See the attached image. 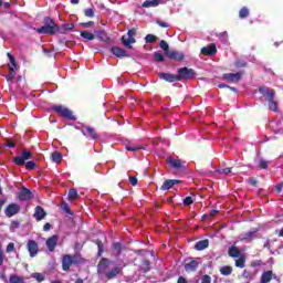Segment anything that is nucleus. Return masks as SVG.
Here are the masks:
<instances>
[{"mask_svg":"<svg viewBox=\"0 0 283 283\" xmlns=\"http://www.w3.org/2000/svg\"><path fill=\"white\" fill-rule=\"evenodd\" d=\"M109 266H112V260L102 258L97 264L98 275H105L106 280H114V277L120 274V268L115 266L109 271Z\"/></svg>","mask_w":283,"mask_h":283,"instance_id":"obj_1","label":"nucleus"},{"mask_svg":"<svg viewBox=\"0 0 283 283\" xmlns=\"http://www.w3.org/2000/svg\"><path fill=\"white\" fill-rule=\"evenodd\" d=\"M34 157V154L32 151L22 150L21 156L13 157V163L18 167H23L25 165V169L28 171H32L33 169H36V164L34 161H27L25 160H32Z\"/></svg>","mask_w":283,"mask_h":283,"instance_id":"obj_2","label":"nucleus"},{"mask_svg":"<svg viewBox=\"0 0 283 283\" xmlns=\"http://www.w3.org/2000/svg\"><path fill=\"white\" fill-rule=\"evenodd\" d=\"M43 25L39 29H36V32L39 34H49L50 36H54V34H59V32H63L61 31V27H59V24H56V22L54 21V19H51L50 17H45L43 19Z\"/></svg>","mask_w":283,"mask_h":283,"instance_id":"obj_3","label":"nucleus"},{"mask_svg":"<svg viewBox=\"0 0 283 283\" xmlns=\"http://www.w3.org/2000/svg\"><path fill=\"white\" fill-rule=\"evenodd\" d=\"M259 92L265 97V101H268L269 109L271 112H280L277 102H275V90L270 88L269 86H260Z\"/></svg>","mask_w":283,"mask_h":283,"instance_id":"obj_4","label":"nucleus"},{"mask_svg":"<svg viewBox=\"0 0 283 283\" xmlns=\"http://www.w3.org/2000/svg\"><path fill=\"white\" fill-rule=\"evenodd\" d=\"M57 116H61L62 118H65L66 120H76V117L74 115V112H72L70 108L63 105H53L51 107Z\"/></svg>","mask_w":283,"mask_h":283,"instance_id":"obj_5","label":"nucleus"},{"mask_svg":"<svg viewBox=\"0 0 283 283\" xmlns=\"http://www.w3.org/2000/svg\"><path fill=\"white\" fill-rule=\"evenodd\" d=\"M177 75L180 81H191V78H196V71L193 69H189L187 66L180 67L177 70Z\"/></svg>","mask_w":283,"mask_h":283,"instance_id":"obj_6","label":"nucleus"},{"mask_svg":"<svg viewBox=\"0 0 283 283\" xmlns=\"http://www.w3.org/2000/svg\"><path fill=\"white\" fill-rule=\"evenodd\" d=\"M72 264H78V256L76 255L72 256L71 254H65L62 258L63 271H70V269L72 268Z\"/></svg>","mask_w":283,"mask_h":283,"instance_id":"obj_7","label":"nucleus"},{"mask_svg":"<svg viewBox=\"0 0 283 283\" xmlns=\"http://www.w3.org/2000/svg\"><path fill=\"white\" fill-rule=\"evenodd\" d=\"M166 56L170 61H176L178 63H180V61H185V53L180 51L170 50L167 52Z\"/></svg>","mask_w":283,"mask_h":283,"instance_id":"obj_8","label":"nucleus"},{"mask_svg":"<svg viewBox=\"0 0 283 283\" xmlns=\"http://www.w3.org/2000/svg\"><path fill=\"white\" fill-rule=\"evenodd\" d=\"M18 198L22 202H28V200H32V198H34V193H32L30 189L22 187L18 193Z\"/></svg>","mask_w":283,"mask_h":283,"instance_id":"obj_9","label":"nucleus"},{"mask_svg":"<svg viewBox=\"0 0 283 283\" xmlns=\"http://www.w3.org/2000/svg\"><path fill=\"white\" fill-rule=\"evenodd\" d=\"M82 134L92 140H98V133H96V128L92 126H83Z\"/></svg>","mask_w":283,"mask_h":283,"instance_id":"obj_10","label":"nucleus"},{"mask_svg":"<svg viewBox=\"0 0 283 283\" xmlns=\"http://www.w3.org/2000/svg\"><path fill=\"white\" fill-rule=\"evenodd\" d=\"M19 211H21V206L17 203H11L7 206L4 213L7 218H12V216H17Z\"/></svg>","mask_w":283,"mask_h":283,"instance_id":"obj_11","label":"nucleus"},{"mask_svg":"<svg viewBox=\"0 0 283 283\" xmlns=\"http://www.w3.org/2000/svg\"><path fill=\"white\" fill-rule=\"evenodd\" d=\"M159 78L166 81L167 83H178L180 82V77L171 73H158Z\"/></svg>","mask_w":283,"mask_h":283,"instance_id":"obj_12","label":"nucleus"},{"mask_svg":"<svg viewBox=\"0 0 283 283\" xmlns=\"http://www.w3.org/2000/svg\"><path fill=\"white\" fill-rule=\"evenodd\" d=\"M27 249L30 253V258H35V255L39 253V243L34 240H29L27 243Z\"/></svg>","mask_w":283,"mask_h":283,"instance_id":"obj_13","label":"nucleus"},{"mask_svg":"<svg viewBox=\"0 0 283 283\" xmlns=\"http://www.w3.org/2000/svg\"><path fill=\"white\" fill-rule=\"evenodd\" d=\"M166 163L167 165H169V167H171V169H177L178 171L182 169V160L180 159H174L171 157H167Z\"/></svg>","mask_w":283,"mask_h":283,"instance_id":"obj_14","label":"nucleus"},{"mask_svg":"<svg viewBox=\"0 0 283 283\" xmlns=\"http://www.w3.org/2000/svg\"><path fill=\"white\" fill-rule=\"evenodd\" d=\"M217 52H218V48L216 46L214 43L208 46H203L201 49V54H203L205 56H213Z\"/></svg>","mask_w":283,"mask_h":283,"instance_id":"obj_15","label":"nucleus"},{"mask_svg":"<svg viewBox=\"0 0 283 283\" xmlns=\"http://www.w3.org/2000/svg\"><path fill=\"white\" fill-rule=\"evenodd\" d=\"M175 185H180V180H178V179H168V180L164 181L160 189H161V191H169V189L175 187Z\"/></svg>","mask_w":283,"mask_h":283,"instance_id":"obj_16","label":"nucleus"},{"mask_svg":"<svg viewBox=\"0 0 283 283\" xmlns=\"http://www.w3.org/2000/svg\"><path fill=\"white\" fill-rule=\"evenodd\" d=\"M198 266H200V263L198 262V260H191L185 264V271L187 273H193L198 271Z\"/></svg>","mask_w":283,"mask_h":283,"instance_id":"obj_17","label":"nucleus"},{"mask_svg":"<svg viewBox=\"0 0 283 283\" xmlns=\"http://www.w3.org/2000/svg\"><path fill=\"white\" fill-rule=\"evenodd\" d=\"M59 244V235L53 234L46 240V247L49 251H54L56 249V245Z\"/></svg>","mask_w":283,"mask_h":283,"instance_id":"obj_18","label":"nucleus"},{"mask_svg":"<svg viewBox=\"0 0 283 283\" xmlns=\"http://www.w3.org/2000/svg\"><path fill=\"white\" fill-rule=\"evenodd\" d=\"M242 78L241 73H226L223 74V80L229 81L230 83H238Z\"/></svg>","mask_w":283,"mask_h":283,"instance_id":"obj_19","label":"nucleus"},{"mask_svg":"<svg viewBox=\"0 0 283 283\" xmlns=\"http://www.w3.org/2000/svg\"><path fill=\"white\" fill-rule=\"evenodd\" d=\"M112 54H114V56H116L117 59H125V56H127V51H125V49H120L118 46H113L111 49Z\"/></svg>","mask_w":283,"mask_h":283,"instance_id":"obj_20","label":"nucleus"},{"mask_svg":"<svg viewBox=\"0 0 283 283\" xmlns=\"http://www.w3.org/2000/svg\"><path fill=\"white\" fill-rule=\"evenodd\" d=\"M45 216H48V213L45 212L43 207L36 206L35 207V212H34L35 220L41 221L45 218Z\"/></svg>","mask_w":283,"mask_h":283,"instance_id":"obj_21","label":"nucleus"},{"mask_svg":"<svg viewBox=\"0 0 283 283\" xmlns=\"http://www.w3.org/2000/svg\"><path fill=\"white\" fill-rule=\"evenodd\" d=\"M122 43L128 50H132V44L136 43V38H129L127 35L122 36Z\"/></svg>","mask_w":283,"mask_h":283,"instance_id":"obj_22","label":"nucleus"},{"mask_svg":"<svg viewBox=\"0 0 283 283\" xmlns=\"http://www.w3.org/2000/svg\"><path fill=\"white\" fill-rule=\"evenodd\" d=\"M271 280H273V271H271V270L264 271L261 274L260 283H269V282H271Z\"/></svg>","mask_w":283,"mask_h":283,"instance_id":"obj_23","label":"nucleus"},{"mask_svg":"<svg viewBox=\"0 0 283 283\" xmlns=\"http://www.w3.org/2000/svg\"><path fill=\"white\" fill-rule=\"evenodd\" d=\"M196 251H205V249H209V240H200L195 244Z\"/></svg>","mask_w":283,"mask_h":283,"instance_id":"obj_24","label":"nucleus"},{"mask_svg":"<svg viewBox=\"0 0 283 283\" xmlns=\"http://www.w3.org/2000/svg\"><path fill=\"white\" fill-rule=\"evenodd\" d=\"M228 254L230 258H240V255H242V252L240 251V249H238V247L232 245L229 248Z\"/></svg>","mask_w":283,"mask_h":283,"instance_id":"obj_25","label":"nucleus"},{"mask_svg":"<svg viewBox=\"0 0 283 283\" xmlns=\"http://www.w3.org/2000/svg\"><path fill=\"white\" fill-rule=\"evenodd\" d=\"M142 6L144 8H158V6H160V0H146Z\"/></svg>","mask_w":283,"mask_h":283,"instance_id":"obj_26","label":"nucleus"},{"mask_svg":"<svg viewBox=\"0 0 283 283\" xmlns=\"http://www.w3.org/2000/svg\"><path fill=\"white\" fill-rule=\"evenodd\" d=\"M15 76H17V69H13V66H9V73L4 75L8 83L14 81Z\"/></svg>","mask_w":283,"mask_h":283,"instance_id":"obj_27","label":"nucleus"},{"mask_svg":"<svg viewBox=\"0 0 283 283\" xmlns=\"http://www.w3.org/2000/svg\"><path fill=\"white\" fill-rule=\"evenodd\" d=\"M239 259L235 260V266L238 269H244L245 264H247V256H244V254H241L240 256H238Z\"/></svg>","mask_w":283,"mask_h":283,"instance_id":"obj_28","label":"nucleus"},{"mask_svg":"<svg viewBox=\"0 0 283 283\" xmlns=\"http://www.w3.org/2000/svg\"><path fill=\"white\" fill-rule=\"evenodd\" d=\"M150 262L149 260H144L142 262V266H140V271L142 273H149V271L151 270V266H150Z\"/></svg>","mask_w":283,"mask_h":283,"instance_id":"obj_29","label":"nucleus"},{"mask_svg":"<svg viewBox=\"0 0 283 283\" xmlns=\"http://www.w3.org/2000/svg\"><path fill=\"white\" fill-rule=\"evenodd\" d=\"M67 197H69L70 202H74V200H76L78 198V191H76V189H74V188H71L69 190Z\"/></svg>","mask_w":283,"mask_h":283,"instance_id":"obj_30","label":"nucleus"},{"mask_svg":"<svg viewBox=\"0 0 283 283\" xmlns=\"http://www.w3.org/2000/svg\"><path fill=\"white\" fill-rule=\"evenodd\" d=\"M51 160L53 163H61V160H63V155L60 151H53L51 154Z\"/></svg>","mask_w":283,"mask_h":283,"instance_id":"obj_31","label":"nucleus"},{"mask_svg":"<svg viewBox=\"0 0 283 283\" xmlns=\"http://www.w3.org/2000/svg\"><path fill=\"white\" fill-rule=\"evenodd\" d=\"M24 281H25V279H23V276H19L15 274H11L9 277L10 283H23Z\"/></svg>","mask_w":283,"mask_h":283,"instance_id":"obj_32","label":"nucleus"},{"mask_svg":"<svg viewBox=\"0 0 283 283\" xmlns=\"http://www.w3.org/2000/svg\"><path fill=\"white\" fill-rule=\"evenodd\" d=\"M60 29H61V32H59V34H65V32L70 30H74V23L62 24Z\"/></svg>","mask_w":283,"mask_h":283,"instance_id":"obj_33","label":"nucleus"},{"mask_svg":"<svg viewBox=\"0 0 283 283\" xmlns=\"http://www.w3.org/2000/svg\"><path fill=\"white\" fill-rule=\"evenodd\" d=\"M95 244L97 245L98 252H97V258H101V255H103V253L105 252V248L103 245V241H101L99 239H97L95 241Z\"/></svg>","mask_w":283,"mask_h":283,"instance_id":"obj_34","label":"nucleus"},{"mask_svg":"<svg viewBox=\"0 0 283 283\" xmlns=\"http://www.w3.org/2000/svg\"><path fill=\"white\" fill-rule=\"evenodd\" d=\"M249 14H251V12L249 11V8H247V7H242L239 11L240 19H247L249 17Z\"/></svg>","mask_w":283,"mask_h":283,"instance_id":"obj_35","label":"nucleus"},{"mask_svg":"<svg viewBox=\"0 0 283 283\" xmlns=\"http://www.w3.org/2000/svg\"><path fill=\"white\" fill-rule=\"evenodd\" d=\"M81 36L82 39H86V41H94V39H96L93 33H90V31H82Z\"/></svg>","mask_w":283,"mask_h":283,"instance_id":"obj_36","label":"nucleus"},{"mask_svg":"<svg viewBox=\"0 0 283 283\" xmlns=\"http://www.w3.org/2000/svg\"><path fill=\"white\" fill-rule=\"evenodd\" d=\"M220 273L221 275H231V273H233V268H231L230 265L222 266L220 269Z\"/></svg>","mask_w":283,"mask_h":283,"instance_id":"obj_37","label":"nucleus"},{"mask_svg":"<svg viewBox=\"0 0 283 283\" xmlns=\"http://www.w3.org/2000/svg\"><path fill=\"white\" fill-rule=\"evenodd\" d=\"M7 56L9 59V65L8 67H13L17 69V60L14 59V55H12V53H7Z\"/></svg>","mask_w":283,"mask_h":283,"instance_id":"obj_38","label":"nucleus"},{"mask_svg":"<svg viewBox=\"0 0 283 283\" xmlns=\"http://www.w3.org/2000/svg\"><path fill=\"white\" fill-rule=\"evenodd\" d=\"M159 48H161V50H164L166 55H167L168 52L171 51V50H169V43H167V41H165V40H161L159 42Z\"/></svg>","mask_w":283,"mask_h":283,"instance_id":"obj_39","label":"nucleus"},{"mask_svg":"<svg viewBox=\"0 0 283 283\" xmlns=\"http://www.w3.org/2000/svg\"><path fill=\"white\" fill-rule=\"evenodd\" d=\"M154 60L156 61V63H164L165 55H163V53L155 52L154 53Z\"/></svg>","mask_w":283,"mask_h":283,"instance_id":"obj_40","label":"nucleus"},{"mask_svg":"<svg viewBox=\"0 0 283 283\" xmlns=\"http://www.w3.org/2000/svg\"><path fill=\"white\" fill-rule=\"evenodd\" d=\"M112 249H114V251H117V255H120V253H123V244H120V242L113 243Z\"/></svg>","mask_w":283,"mask_h":283,"instance_id":"obj_41","label":"nucleus"},{"mask_svg":"<svg viewBox=\"0 0 283 283\" xmlns=\"http://www.w3.org/2000/svg\"><path fill=\"white\" fill-rule=\"evenodd\" d=\"M145 41H146V43H156V41H158V38L154 34L149 33L145 36Z\"/></svg>","mask_w":283,"mask_h":283,"instance_id":"obj_42","label":"nucleus"},{"mask_svg":"<svg viewBox=\"0 0 283 283\" xmlns=\"http://www.w3.org/2000/svg\"><path fill=\"white\" fill-rule=\"evenodd\" d=\"M32 277H34V280H36V282L45 281V275H43L42 273H39V272L33 273Z\"/></svg>","mask_w":283,"mask_h":283,"instance_id":"obj_43","label":"nucleus"},{"mask_svg":"<svg viewBox=\"0 0 283 283\" xmlns=\"http://www.w3.org/2000/svg\"><path fill=\"white\" fill-rule=\"evenodd\" d=\"M259 169H269V161L264 159L259 160Z\"/></svg>","mask_w":283,"mask_h":283,"instance_id":"obj_44","label":"nucleus"},{"mask_svg":"<svg viewBox=\"0 0 283 283\" xmlns=\"http://www.w3.org/2000/svg\"><path fill=\"white\" fill-rule=\"evenodd\" d=\"M3 260H6V253H3V244L0 243V266H3Z\"/></svg>","mask_w":283,"mask_h":283,"instance_id":"obj_45","label":"nucleus"},{"mask_svg":"<svg viewBox=\"0 0 283 283\" xmlns=\"http://www.w3.org/2000/svg\"><path fill=\"white\" fill-rule=\"evenodd\" d=\"M85 17H88L90 19H94V9L88 8L84 10Z\"/></svg>","mask_w":283,"mask_h":283,"instance_id":"obj_46","label":"nucleus"},{"mask_svg":"<svg viewBox=\"0 0 283 283\" xmlns=\"http://www.w3.org/2000/svg\"><path fill=\"white\" fill-rule=\"evenodd\" d=\"M127 151H140V149H144L143 146H127Z\"/></svg>","mask_w":283,"mask_h":283,"instance_id":"obj_47","label":"nucleus"},{"mask_svg":"<svg viewBox=\"0 0 283 283\" xmlns=\"http://www.w3.org/2000/svg\"><path fill=\"white\" fill-rule=\"evenodd\" d=\"M156 23H157V25H159V28H169V23H167L160 19H157Z\"/></svg>","mask_w":283,"mask_h":283,"instance_id":"obj_48","label":"nucleus"},{"mask_svg":"<svg viewBox=\"0 0 283 283\" xmlns=\"http://www.w3.org/2000/svg\"><path fill=\"white\" fill-rule=\"evenodd\" d=\"M235 66L237 67H247V61H244V60H237L235 61Z\"/></svg>","mask_w":283,"mask_h":283,"instance_id":"obj_49","label":"nucleus"},{"mask_svg":"<svg viewBox=\"0 0 283 283\" xmlns=\"http://www.w3.org/2000/svg\"><path fill=\"white\" fill-rule=\"evenodd\" d=\"M184 205H185L186 207H189L190 205H193V198H191V197H186V198L184 199Z\"/></svg>","mask_w":283,"mask_h":283,"instance_id":"obj_50","label":"nucleus"},{"mask_svg":"<svg viewBox=\"0 0 283 283\" xmlns=\"http://www.w3.org/2000/svg\"><path fill=\"white\" fill-rule=\"evenodd\" d=\"M14 250H15L14 243H13V242H10V243L7 245L6 252H7V253H12V251H14Z\"/></svg>","mask_w":283,"mask_h":283,"instance_id":"obj_51","label":"nucleus"},{"mask_svg":"<svg viewBox=\"0 0 283 283\" xmlns=\"http://www.w3.org/2000/svg\"><path fill=\"white\" fill-rule=\"evenodd\" d=\"M218 87H219L220 90L227 88V90H232V92H237L235 87H231V86H229V85H227V84H219Z\"/></svg>","mask_w":283,"mask_h":283,"instance_id":"obj_52","label":"nucleus"},{"mask_svg":"<svg viewBox=\"0 0 283 283\" xmlns=\"http://www.w3.org/2000/svg\"><path fill=\"white\" fill-rule=\"evenodd\" d=\"M7 147L14 149V147H17V143H14L12 139H7Z\"/></svg>","mask_w":283,"mask_h":283,"instance_id":"obj_53","label":"nucleus"},{"mask_svg":"<svg viewBox=\"0 0 283 283\" xmlns=\"http://www.w3.org/2000/svg\"><path fill=\"white\" fill-rule=\"evenodd\" d=\"M19 227H21V223L19 221L11 222V231H14V229H19Z\"/></svg>","mask_w":283,"mask_h":283,"instance_id":"obj_54","label":"nucleus"},{"mask_svg":"<svg viewBox=\"0 0 283 283\" xmlns=\"http://www.w3.org/2000/svg\"><path fill=\"white\" fill-rule=\"evenodd\" d=\"M129 182L133 187H136V185H138V178L129 177Z\"/></svg>","mask_w":283,"mask_h":283,"instance_id":"obj_55","label":"nucleus"},{"mask_svg":"<svg viewBox=\"0 0 283 283\" xmlns=\"http://www.w3.org/2000/svg\"><path fill=\"white\" fill-rule=\"evenodd\" d=\"M201 283H211V276L209 275H203L201 279Z\"/></svg>","mask_w":283,"mask_h":283,"instance_id":"obj_56","label":"nucleus"},{"mask_svg":"<svg viewBox=\"0 0 283 283\" xmlns=\"http://www.w3.org/2000/svg\"><path fill=\"white\" fill-rule=\"evenodd\" d=\"M127 36L130 38V39H134V36H136V30L135 29L128 30Z\"/></svg>","mask_w":283,"mask_h":283,"instance_id":"obj_57","label":"nucleus"},{"mask_svg":"<svg viewBox=\"0 0 283 283\" xmlns=\"http://www.w3.org/2000/svg\"><path fill=\"white\" fill-rule=\"evenodd\" d=\"M231 169L232 168H223V169L219 170V174H224L226 176H229V174H231Z\"/></svg>","mask_w":283,"mask_h":283,"instance_id":"obj_58","label":"nucleus"},{"mask_svg":"<svg viewBox=\"0 0 283 283\" xmlns=\"http://www.w3.org/2000/svg\"><path fill=\"white\" fill-rule=\"evenodd\" d=\"M82 28H92L94 25V21H88L81 23Z\"/></svg>","mask_w":283,"mask_h":283,"instance_id":"obj_59","label":"nucleus"},{"mask_svg":"<svg viewBox=\"0 0 283 283\" xmlns=\"http://www.w3.org/2000/svg\"><path fill=\"white\" fill-rule=\"evenodd\" d=\"M253 238V232H247L243 237V240H251Z\"/></svg>","mask_w":283,"mask_h":283,"instance_id":"obj_60","label":"nucleus"},{"mask_svg":"<svg viewBox=\"0 0 283 283\" xmlns=\"http://www.w3.org/2000/svg\"><path fill=\"white\" fill-rule=\"evenodd\" d=\"M249 182L252 187H258V181L255 180V178H250Z\"/></svg>","mask_w":283,"mask_h":283,"instance_id":"obj_61","label":"nucleus"},{"mask_svg":"<svg viewBox=\"0 0 283 283\" xmlns=\"http://www.w3.org/2000/svg\"><path fill=\"white\" fill-rule=\"evenodd\" d=\"M63 209L65 213H69V216H72V211L70 210V206H67V203L64 205Z\"/></svg>","mask_w":283,"mask_h":283,"instance_id":"obj_62","label":"nucleus"},{"mask_svg":"<svg viewBox=\"0 0 283 283\" xmlns=\"http://www.w3.org/2000/svg\"><path fill=\"white\" fill-rule=\"evenodd\" d=\"M50 229H52V224L51 223H45L43 226V231H50Z\"/></svg>","mask_w":283,"mask_h":283,"instance_id":"obj_63","label":"nucleus"},{"mask_svg":"<svg viewBox=\"0 0 283 283\" xmlns=\"http://www.w3.org/2000/svg\"><path fill=\"white\" fill-rule=\"evenodd\" d=\"M177 283H188L187 279H185V276H179L177 280Z\"/></svg>","mask_w":283,"mask_h":283,"instance_id":"obj_64","label":"nucleus"}]
</instances>
